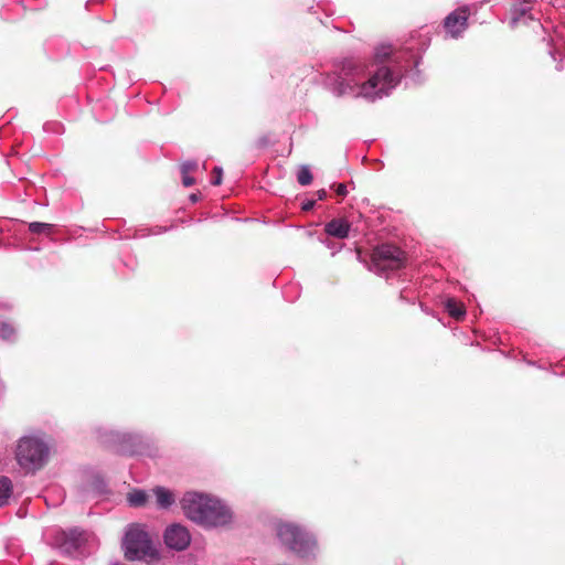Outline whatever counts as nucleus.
I'll use <instances>...</instances> for the list:
<instances>
[{
    "mask_svg": "<svg viewBox=\"0 0 565 565\" xmlns=\"http://www.w3.org/2000/svg\"><path fill=\"white\" fill-rule=\"evenodd\" d=\"M323 86L335 97L351 96L369 102L380 99L396 87L401 73L387 66L369 70L358 58H345L334 64V70L321 74Z\"/></svg>",
    "mask_w": 565,
    "mask_h": 565,
    "instance_id": "f257e3e1",
    "label": "nucleus"
},
{
    "mask_svg": "<svg viewBox=\"0 0 565 565\" xmlns=\"http://www.w3.org/2000/svg\"><path fill=\"white\" fill-rule=\"evenodd\" d=\"M181 508L189 520L203 527L222 526L232 519L227 505L207 493L186 492L181 499Z\"/></svg>",
    "mask_w": 565,
    "mask_h": 565,
    "instance_id": "f03ea898",
    "label": "nucleus"
},
{
    "mask_svg": "<svg viewBox=\"0 0 565 565\" xmlns=\"http://www.w3.org/2000/svg\"><path fill=\"white\" fill-rule=\"evenodd\" d=\"M51 448L41 435L31 434L22 436L15 445L14 458L25 473H34L49 461Z\"/></svg>",
    "mask_w": 565,
    "mask_h": 565,
    "instance_id": "7ed1b4c3",
    "label": "nucleus"
},
{
    "mask_svg": "<svg viewBox=\"0 0 565 565\" xmlns=\"http://www.w3.org/2000/svg\"><path fill=\"white\" fill-rule=\"evenodd\" d=\"M276 534L281 545L295 553L303 561H313L318 556L319 547L316 537L289 522L277 524Z\"/></svg>",
    "mask_w": 565,
    "mask_h": 565,
    "instance_id": "20e7f679",
    "label": "nucleus"
},
{
    "mask_svg": "<svg viewBox=\"0 0 565 565\" xmlns=\"http://www.w3.org/2000/svg\"><path fill=\"white\" fill-rule=\"evenodd\" d=\"M125 557L129 561H145L156 564L159 561V552L154 547L149 534L140 525H130L122 541Z\"/></svg>",
    "mask_w": 565,
    "mask_h": 565,
    "instance_id": "39448f33",
    "label": "nucleus"
},
{
    "mask_svg": "<svg viewBox=\"0 0 565 565\" xmlns=\"http://www.w3.org/2000/svg\"><path fill=\"white\" fill-rule=\"evenodd\" d=\"M405 264L404 252L391 244L377 246L372 253L371 269L379 275L394 271Z\"/></svg>",
    "mask_w": 565,
    "mask_h": 565,
    "instance_id": "423d86ee",
    "label": "nucleus"
},
{
    "mask_svg": "<svg viewBox=\"0 0 565 565\" xmlns=\"http://www.w3.org/2000/svg\"><path fill=\"white\" fill-rule=\"evenodd\" d=\"M163 541L169 550L184 551L191 543L189 530L179 523L169 525L163 533Z\"/></svg>",
    "mask_w": 565,
    "mask_h": 565,
    "instance_id": "0eeeda50",
    "label": "nucleus"
},
{
    "mask_svg": "<svg viewBox=\"0 0 565 565\" xmlns=\"http://www.w3.org/2000/svg\"><path fill=\"white\" fill-rule=\"evenodd\" d=\"M469 7H461L449 13L444 22L446 32L454 39L459 38L468 26Z\"/></svg>",
    "mask_w": 565,
    "mask_h": 565,
    "instance_id": "6e6552de",
    "label": "nucleus"
},
{
    "mask_svg": "<svg viewBox=\"0 0 565 565\" xmlns=\"http://www.w3.org/2000/svg\"><path fill=\"white\" fill-rule=\"evenodd\" d=\"M324 231L330 236L345 238L349 236L350 224L343 218H334L326 224Z\"/></svg>",
    "mask_w": 565,
    "mask_h": 565,
    "instance_id": "1a4fd4ad",
    "label": "nucleus"
},
{
    "mask_svg": "<svg viewBox=\"0 0 565 565\" xmlns=\"http://www.w3.org/2000/svg\"><path fill=\"white\" fill-rule=\"evenodd\" d=\"M152 493L156 497L157 507L160 509H167L175 502L173 492L163 487L154 488Z\"/></svg>",
    "mask_w": 565,
    "mask_h": 565,
    "instance_id": "9d476101",
    "label": "nucleus"
},
{
    "mask_svg": "<svg viewBox=\"0 0 565 565\" xmlns=\"http://www.w3.org/2000/svg\"><path fill=\"white\" fill-rule=\"evenodd\" d=\"M114 438L120 443V446L118 448V451L122 454H134L135 450L132 449V445H135L138 440L137 436H134L131 434H118L116 433L114 435Z\"/></svg>",
    "mask_w": 565,
    "mask_h": 565,
    "instance_id": "9b49d317",
    "label": "nucleus"
},
{
    "mask_svg": "<svg viewBox=\"0 0 565 565\" xmlns=\"http://www.w3.org/2000/svg\"><path fill=\"white\" fill-rule=\"evenodd\" d=\"M445 308L447 310V312L449 313V316H451L452 318L459 320V319H462L466 315V309L463 307V305L459 301H457L455 298H448L446 301H445Z\"/></svg>",
    "mask_w": 565,
    "mask_h": 565,
    "instance_id": "f8f14e48",
    "label": "nucleus"
},
{
    "mask_svg": "<svg viewBox=\"0 0 565 565\" xmlns=\"http://www.w3.org/2000/svg\"><path fill=\"white\" fill-rule=\"evenodd\" d=\"M12 482L8 477H0V507L6 505L12 494Z\"/></svg>",
    "mask_w": 565,
    "mask_h": 565,
    "instance_id": "ddd939ff",
    "label": "nucleus"
},
{
    "mask_svg": "<svg viewBox=\"0 0 565 565\" xmlns=\"http://www.w3.org/2000/svg\"><path fill=\"white\" fill-rule=\"evenodd\" d=\"M17 329L8 321H0V339L7 342H14L17 340Z\"/></svg>",
    "mask_w": 565,
    "mask_h": 565,
    "instance_id": "4468645a",
    "label": "nucleus"
},
{
    "mask_svg": "<svg viewBox=\"0 0 565 565\" xmlns=\"http://www.w3.org/2000/svg\"><path fill=\"white\" fill-rule=\"evenodd\" d=\"M149 495L143 490H132L128 493L127 500L131 507H143L148 501Z\"/></svg>",
    "mask_w": 565,
    "mask_h": 565,
    "instance_id": "2eb2a0df",
    "label": "nucleus"
},
{
    "mask_svg": "<svg viewBox=\"0 0 565 565\" xmlns=\"http://www.w3.org/2000/svg\"><path fill=\"white\" fill-rule=\"evenodd\" d=\"M393 53V49L391 45H380L375 50V60L379 63H383L388 60Z\"/></svg>",
    "mask_w": 565,
    "mask_h": 565,
    "instance_id": "dca6fc26",
    "label": "nucleus"
},
{
    "mask_svg": "<svg viewBox=\"0 0 565 565\" xmlns=\"http://www.w3.org/2000/svg\"><path fill=\"white\" fill-rule=\"evenodd\" d=\"M297 180L301 185H308L312 181V174L310 169L307 166H302L298 173H297Z\"/></svg>",
    "mask_w": 565,
    "mask_h": 565,
    "instance_id": "f3484780",
    "label": "nucleus"
},
{
    "mask_svg": "<svg viewBox=\"0 0 565 565\" xmlns=\"http://www.w3.org/2000/svg\"><path fill=\"white\" fill-rule=\"evenodd\" d=\"M51 224L42 222H32L29 225L30 232L34 234H49L51 232Z\"/></svg>",
    "mask_w": 565,
    "mask_h": 565,
    "instance_id": "a211bd4d",
    "label": "nucleus"
},
{
    "mask_svg": "<svg viewBox=\"0 0 565 565\" xmlns=\"http://www.w3.org/2000/svg\"><path fill=\"white\" fill-rule=\"evenodd\" d=\"M530 8H519V9H515L514 10V15L511 20V24L512 25H516L520 20H521V17L525 15L527 12H529Z\"/></svg>",
    "mask_w": 565,
    "mask_h": 565,
    "instance_id": "6ab92c4d",
    "label": "nucleus"
},
{
    "mask_svg": "<svg viewBox=\"0 0 565 565\" xmlns=\"http://www.w3.org/2000/svg\"><path fill=\"white\" fill-rule=\"evenodd\" d=\"M214 178L212 179L211 183L213 185H220L222 182V169L220 167L214 168Z\"/></svg>",
    "mask_w": 565,
    "mask_h": 565,
    "instance_id": "aec40b11",
    "label": "nucleus"
},
{
    "mask_svg": "<svg viewBox=\"0 0 565 565\" xmlns=\"http://www.w3.org/2000/svg\"><path fill=\"white\" fill-rule=\"evenodd\" d=\"M195 168H196V163L195 162H185L181 167V172H182V174H189Z\"/></svg>",
    "mask_w": 565,
    "mask_h": 565,
    "instance_id": "412c9836",
    "label": "nucleus"
},
{
    "mask_svg": "<svg viewBox=\"0 0 565 565\" xmlns=\"http://www.w3.org/2000/svg\"><path fill=\"white\" fill-rule=\"evenodd\" d=\"M335 192L340 196H345L348 194L347 185L344 183H339L335 188Z\"/></svg>",
    "mask_w": 565,
    "mask_h": 565,
    "instance_id": "4be33fe9",
    "label": "nucleus"
},
{
    "mask_svg": "<svg viewBox=\"0 0 565 565\" xmlns=\"http://www.w3.org/2000/svg\"><path fill=\"white\" fill-rule=\"evenodd\" d=\"M182 183L184 186H191L194 183V179L189 174H182Z\"/></svg>",
    "mask_w": 565,
    "mask_h": 565,
    "instance_id": "5701e85b",
    "label": "nucleus"
},
{
    "mask_svg": "<svg viewBox=\"0 0 565 565\" xmlns=\"http://www.w3.org/2000/svg\"><path fill=\"white\" fill-rule=\"evenodd\" d=\"M315 205V202L313 201H307L302 204V210L305 211H309Z\"/></svg>",
    "mask_w": 565,
    "mask_h": 565,
    "instance_id": "b1692460",
    "label": "nucleus"
},
{
    "mask_svg": "<svg viewBox=\"0 0 565 565\" xmlns=\"http://www.w3.org/2000/svg\"><path fill=\"white\" fill-rule=\"evenodd\" d=\"M327 196L326 190H319L318 191V198L319 200H323Z\"/></svg>",
    "mask_w": 565,
    "mask_h": 565,
    "instance_id": "393cba45",
    "label": "nucleus"
},
{
    "mask_svg": "<svg viewBox=\"0 0 565 565\" xmlns=\"http://www.w3.org/2000/svg\"><path fill=\"white\" fill-rule=\"evenodd\" d=\"M518 1L522 4H530V3L534 2L535 0H518Z\"/></svg>",
    "mask_w": 565,
    "mask_h": 565,
    "instance_id": "a878e982",
    "label": "nucleus"
},
{
    "mask_svg": "<svg viewBox=\"0 0 565 565\" xmlns=\"http://www.w3.org/2000/svg\"><path fill=\"white\" fill-rule=\"evenodd\" d=\"M258 142H259V147H265L268 141L266 139H260Z\"/></svg>",
    "mask_w": 565,
    "mask_h": 565,
    "instance_id": "bb28decb",
    "label": "nucleus"
},
{
    "mask_svg": "<svg viewBox=\"0 0 565 565\" xmlns=\"http://www.w3.org/2000/svg\"><path fill=\"white\" fill-rule=\"evenodd\" d=\"M191 200H192L193 202H195V201L198 200V196H196L195 194H192V195H191Z\"/></svg>",
    "mask_w": 565,
    "mask_h": 565,
    "instance_id": "cd10ccee",
    "label": "nucleus"
}]
</instances>
